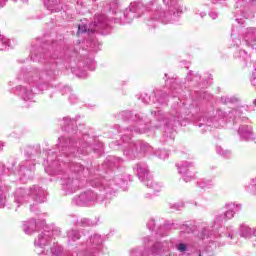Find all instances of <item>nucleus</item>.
<instances>
[{
	"instance_id": "9b49d317",
	"label": "nucleus",
	"mask_w": 256,
	"mask_h": 256,
	"mask_svg": "<svg viewBox=\"0 0 256 256\" xmlns=\"http://www.w3.org/2000/svg\"><path fill=\"white\" fill-rule=\"evenodd\" d=\"M131 255L132 256H141L142 254H141V251H139V250H133Z\"/></svg>"
},
{
	"instance_id": "dca6fc26",
	"label": "nucleus",
	"mask_w": 256,
	"mask_h": 256,
	"mask_svg": "<svg viewBox=\"0 0 256 256\" xmlns=\"http://www.w3.org/2000/svg\"><path fill=\"white\" fill-rule=\"evenodd\" d=\"M239 132L241 133V129L239 130Z\"/></svg>"
},
{
	"instance_id": "f8f14e48",
	"label": "nucleus",
	"mask_w": 256,
	"mask_h": 256,
	"mask_svg": "<svg viewBox=\"0 0 256 256\" xmlns=\"http://www.w3.org/2000/svg\"><path fill=\"white\" fill-rule=\"evenodd\" d=\"M5 207V204L3 203V197H0V208Z\"/></svg>"
},
{
	"instance_id": "f03ea898",
	"label": "nucleus",
	"mask_w": 256,
	"mask_h": 256,
	"mask_svg": "<svg viewBox=\"0 0 256 256\" xmlns=\"http://www.w3.org/2000/svg\"><path fill=\"white\" fill-rule=\"evenodd\" d=\"M241 233L244 237H251V235H256L255 228H251L249 226H242Z\"/></svg>"
},
{
	"instance_id": "0eeeda50",
	"label": "nucleus",
	"mask_w": 256,
	"mask_h": 256,
	"mask_svg": "<svg viewBox=\"0 0 256 256\" xmlns=\"http://www.w3.org/2000/svg\"><path fill=\"white\" fill-rule=\"evenodd\" d=\"M87 31H91V28H87V26H79L78 27V32L79 33H85Z\"/></svg>"
},
{
	"instance_id": "9d476101",
	"label": "nucleus",
	"mask_w": 256,
	"mask_h": 256,
	"mask_svg": "<svg viewBox=\"0 0 256 256\" xmlns=\"http://www.w3.org/2000/svg\"><path fill=\"white\" fill-rule=\"evenodd\" d=\"M179 173H187V164H181L180 165Z\"/></svg>"
},
{
	"instance_id": "f257e3e1",
	"label": "nucleus",
	"mask_w": 256,
	"mask_h": 256,
	"mask_svg": "<svg viewBox=\"0 0 256 256\" xmlns=\"http://www.w3.org/2000/svg\"><path fill=\"white\" fill-rule=\"evenodd\" d=\"M226 207H228V210L225 213L226 219H233L235 217V211L239 209L238 205H234L233 203L227 204Z\"/></svg>"
},
{
	"instance_id": "39448f33",
	"label": "nucleus",
	"mask_w": 256,
	"mask_h": 256,
	"mask_svg": "<svg viewBox=\"0 0 256 256\" xmlns=\"http://www.w3.org/2000/svg\"><path fill=\"white\" fill-rule=\"evenodd\" d=\"M138 175H140V177H142V179H147V175H149V171H147V169L139 167L138 168Z\"/></svg>"
},
{
	"instance_id": "7ed1b4c3",
	"label": "nucleus",
	"mask_w": 256,
	"mask_h": 256,
	"mask_svg": "<svg viewBox=\"0 0 256 256\" xmlns=\"http://www.w3.org/2000/svg\"><path fill=\"white\" fill-rule=\"evenodd\" d=\"M47 243H49V236L47 235H41L35 240V245H38V247H45Z\"/></svg>"
},
{
	"instance_id": "1a4fd4ad",
	"label": "nucleus",
	"mask_w": 256,
	"mask_h": 256,
	"mask_svg": "<svg viewBox=\"0 0 256 256\" xmlns=\"http://www.w3.org/2000/svg\"><path fill=\"white\" fill-rule=\"evenodd\" d=\"M23 93H25V96H23L24 99H25V100L29 99V96L31 95V92H29V91L25 90V88H23V89L21 90V95H23Z\"/></svg>"
},
{
	"instance_id": "4468645a",
	"label": "nucleus",
	"mask_w": 256,
	"mask_h": 256,
	"mask_svg": "<svg viewBox=\"0 0 256 256\" xmlns=\"http://www.w3.org/2000/svg\"><path fill=\"white\" fill-rule=\"evenodd\" d=\"M153 253H155L156 255H159V252H153Z\"/></svg>"
},
{
	"instance_id": "423d86ee",
	"label": "nucleus",
	"mask_w": 256,
	"mask_h": 256,
	"mask_svg": "<svg viewBox=\"0 0 256 256\" xmlns=\"http://www.w3.org/2000/svg\"><path fill=\"white\" fill-rule=\"evenodd\" d=\"M177 249L180 253H185V251H187V245L183 243L178 244Z\"/></svg>"
},
{
	"instance_id": "ddd939ff",
	"label": "nucleus",
	"mask_w": 256,
	"mask_h": 256,
	"mask_svg": "<svg viewBox=\"0 0 256 256\" xmlns=\"http://www.w3.org/2000/svg\"><path fill=\"white\" fill-rule=\"evenodd\" d=\"M210 17H212V19H217V14H215V13H210Z\"/></svg>"
},
{
	"instance_id": "2eb2a0df",
	"label": "nucleus",
	"mask_w": 256,
	"mask_h": 256,
	"mask_svg": "<svg viewBox=\"0 0 256 256\" xmlns=\"http://www.w3.org/2000/svg\"><path fill=\"white\" fill-rule=\"evenodd\" d=\"M0 7H3V4L0 3Z\"/></svg>"
},
{
	"instance_id": "20e7f679",
	"label": "nucleus",
	"mask_w": 256,
	"mask_h": 256,
	"mask_svg": "<svg viewBox=\"0 0 256 256\" xmlns=\"http://www.w3.org/2000/svg\"><path fill=\"white\" fill-rule=\"evenodd\" d=\"M7 40L3 37L0 36V51H7L9 49V46H7Z\"/></svg>"
},
{
	"instance_id": "f3484780",
	"label": "nucleus",
	"mask_w": 256,
	"mask_h": 256,
	"mask_svg": "<svg viewBox=\"0 0 256 256\" xmlns=\"http://www.w3.org/2000/svg\"><path fill=\"white\" fill-rule=\"evenodd\" d=\"M199 256H201V254Z\"/></svg>"
},
{
	"instance_id": "6e6552de",
	"label": "nucleus",
	"mask_w": 256,
	"mask_h": 256,
	"mask_svg": "<svg viewBox=\"0 0 256 256\" xmlns=\"http://www.w3.org/2000/svg\"><path fill=\"white\" fill-rule=\"evenodd\" d=\"M146 185L147 187H152V189H155V191H159V185L153 184V182H147Z\"/></svg>"
}]
</instances>
